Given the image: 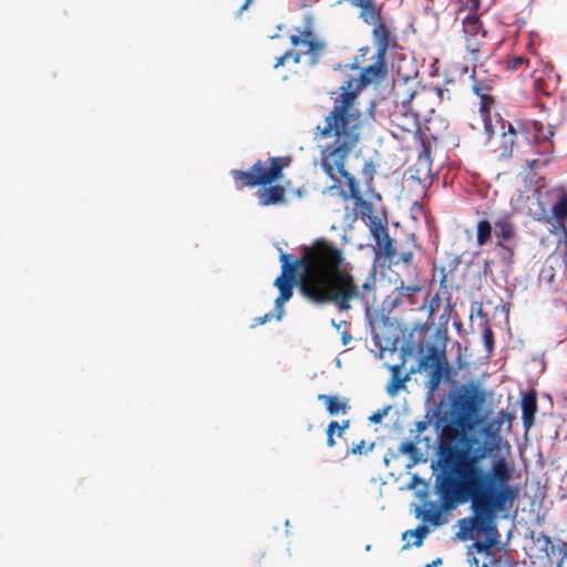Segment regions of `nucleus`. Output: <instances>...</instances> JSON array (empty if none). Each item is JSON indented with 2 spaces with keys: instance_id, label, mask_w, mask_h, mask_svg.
Listing matches in <instances>:
<instances>
[{
  "instance_id": "nucleus-45",
  "label": "nucleus",
  "mask_w": 567,
  "mask_h": 567,
  "mask_svg": "<svg viewBox=\"0 0 567 567\" xmlns=\"http://www.w3.org/2000/svg\"><path fill=\"white\" fill-rule=\"evenodd\" d=\"M472 2H475V0H471Z\"/></svg>"
},
{
  "instance_id": "nucleus-8",
  "label": "nucleus",
  "mask_w": 567,
  "mask_h": 567,
  "mask_svg": "<svg viewBox=\"0 0 567 567\" xmlns=\"http://www.w3.org/2000/svg\"><path fill=\"white\" fill-rule=\"evenodd\" d=\"M372 38L377 49V61L373 65L367 68L361 74L363 82H369L367 79L368 74L382 76L385 73V55L391 45V42L395 39L384 20L373 25Z\"/></svg>"
},
{
  "instance_id": "nucleus-12",
  "label": "nucleus",
  "mask_w": 567,
  "mask_h": 567,
  "mask_svg": "<svg viewBox=\"0 0 567 567\" xmlns=\"http://www.w3.org/2000/svg\"><path fill=\"white\" fill-rule=\"evenodd\" d=\"M553 136L554 128L548 127V135L544 136L537 142H530L533 158L526 159V166L530 171L536 172L537 169L546 167L551 163L555 153Z\"/></svg>"
},
{
  "instance_id": "nucleus-36",
  "label": "nucleus",
  "mask_w": 567,
  "mask_h": 567,
  "mask_svg": "<svg viewBox=\"0 0 567 567\" xmlns=\"http://www.w3.org/2000/svg\"><path fill=\"white\" fill-rule=\"evenodd\" d=\"M349 425H350L349 420L343 421L341 425L339 424V429H337L339 437H341L343 435L344 431L349 427Z\"/></svg>"
},
{
  "instance_id": "nucleus-13",
  "label": "nucleus",
  "mask_w": 567,
  "mask_h": 567,
  "mask_svg": "<svg viewBox=\"0 0 567 567\" xmlns=\"http://www.w3.org/2000/svg\"><path fill=\"white\" fill-rule=\"evenodd\" d=\"M390 121L391 125L402 133H412L419 130L420 117L411 112L405 104L399 103L396 99L394 110L390 114Z\"/></svg>"
},
{
  "instance_id": "nucleus-11",
  "label": "nucleus",
  "mask_w": 567,
  "mask_h": 567,
  "mask_svg": "<svg viewBox=\"0 0 567 567\" xmlns=\"http://www.w3.org/2000/svg\"><path fill=\"white\" fill-rule=\"evenodd\" d=\"M477 63H473V93L477 95L481 100L480 102V113L483 126L485 130L491 133V110L495 106V96L493 95L494 83L492 80H478L476 75Z\"/></svg>"
},
{
  "instance_id": "nucleus-29",
  "label": "nucleus",
  "mask_w": 567,
  "mask_h": 567,
  "mask_svg": "<svg viewBox=\"0 0 567 567\" xmlns=\"http://www.w3.org/2000/svg\"><path fill=\"white\" fill-rule=\"evenodd\" d=\"M339 423L331 421L327 427V445L333 447L336 445V435H338Z\"/></svg>"
},
{
  "instance_id": "nucleus-16",
  "label": "nucleus",
  "mask_w": 567,
  "mask_h": 567,
  "mask_svg": "<svg viewBox=\"0 0 567 567\" xmlns=\"http://www.w3.org/2000/svg\"><path fill=\"white\" fill-rule=\"evenodd\" d=\"M414 177L425 184L431 183L434 175L432 173V159L430 156V148L423 144V150L419 154L417 161L414 165Z\"/></svg>"
},
{
  "instance_id": "nucleus-44",
  "label": "nucleus",
  "mask_w": 567,
  "mask_h": 567,
  "mask_svg": "<svg viewBox=\"0 0 567 567\" xmlns=\"http://www.w3.org/2000/svg\"><path fill=\"white\" fill-rule=\"evenodd\" d=\"M426 567H432V565H427Z\"/></svg>"
},
{
  "instance_id": "nucleus-7",
  "label": "nucleus",
  "mask_w": 567,
  "mask_h": 567,
  "mask_svg": "<svg viewBox=\"0 0 567 567\" xmlns=\"http://www.w3.org/2000/svg\"><path fill=\"white\" fill-rule=\"evenodd\" d=\"M478 0L473 2L468 14L463 20V32L465 38V47L471 54V61L478 63L486 52V30L477 16Z\"/></svg>"
},
{
  "instance_id": "nucleus-17",
  "label": "nucleus",
  "mask_w": 567,
  "mask_h": 567,
  "mask_svg": "<svg viewBox=\"0 0 567 567\" xmlns=\"http://www.w3.org/2000/svg\"><path fill=\"white\" fill-rule=\"evenodd\" d=\"M549 195L555 199L551 207L553 216L558 221H565L567 219V188L566 186L559 185L549 190Z\"/></svg>"
},
{
  "instance_id": "nucleus-40",
  "label": "nucleus",
  "mask_w": 567,
  "mask_h": 567,
  "mask_svg": "<svg viewBox=\"0 0 567 567\" xmlns=\"http://www.w3.org/2000/svg\"><path fill=\"white\" fill-rule=\"evenodd\" d=\"M371 287L372 286L370 284H367V282L362 285V288L365 289V290L371 289Z\"/></svg>"
},
{
  "instance_id": "nucleus-1",
  "label": "nucleus",
  "mask_w": 567,
  "mask_h": 567,
  "mask_svg": "<svg viewBox=\"0 0 567 567\" xmlns=\"http://www.w3.org/2000/svg\"><path fill=\"white\" fill-rule=\"evenodd\" d=\"M484 400L476 385H462L451 396L455 420L442 427L439 446L441 495L446 502H471L473 515L460 520L457 537L467 540L474 534H485L484 542L474 543L478 553L496 544V517L512 508L519 496L518 487L509 484L514 468L504 456L493 458L488 468L484 465L498 450L499 436L488 433L482 441L468 433L480 422Z\"/></svg>"
},
{
  "instance_id": "nucleus-5",
  "label": "nucleus",
  "mask_w": 567,
  "mask_h": 567,
  "mask_svg": "<svg viewBox=\"0 0 567 567\" xmlns=\"http://www.w3.org/2000/svg\"><path fill=\"white\" fill-rule=\"evenodd\" d=\"M393 92L399 103L405 104L411 112L420 118L433 112L430 103L431 90L420 85L415 80H398L393 84Z\"/></svg>"
},
{
  "instance_id": "nucleus-38",
  "label": "nucleus",
  "mask_w": 567,
  "mask_h": 567,
  "mask_svg": "<svg viewBox=\"0 0 567 567\" xmlns=\"http://www.w3.org/2000/svg\"><path fill=\"white\" fill-rule=\"evenodd\" d=\"M250 2H251V0H246V1L244 2V4L238 9L237 14H238V16H240V14H241V12H243L244 10H246V9L249 7Z\"/></svg>"
},
{
  "instance_id": "nucleus-14",
  "label": "nucleus",
  "mask_w": 567,
  "mask_h": 567,
  "mask_svg": "<svg viewBox=\"0 0 567 567\" xmlns=\"http://www.w3.org/2000/svg\"><path fill=\"white\" fill-rule=\"evenodd\" d=\"M396 296L393 300H390V297L384 301V303H390L388 306L389 310L398 307L403 300H406L409 305L414 306L417 303L416 295L421 292L422 287L417 284L405 285L403 281L400 282V286L395 288Z\"/></svg>"
},
{
  "instance_id": "nucleus-43",
  "label": "nucleus",
  "mask_w": 567,
  "mask_h": 567,
  "mask_svg": "<svg viewBox=\"0 0 567 567\" xmlns=\"http://www.w3.org/2000/svg\"><path fill=\"white\" fill-rule=\"evenodd\" d=\"M565 262L567 264V254L565 255Z\"/></svg>"
},
{
  "instance_id": "nucleus-19",
  "label": "nucleus",
  "mask_w": 567,
  "mask_h": 567,
  "mask_svg": "<svg viewBox=\"0 0 567 567\" xmlns=\"http://www.w3.org/2000/svg\"><path fill=\"white\" fill-rule=\"evenodd\" d=\"M501 128H502V134H501L502 153L501 154H502V156H511L514 151L515 141H516L518 131L513 126V124L504 123V122L502 123Z\"/></svg>"
},
{
  "instance_id": "nucleus-20",
  "label": "nucleus",
  "mask_w": 567,
  "mask_h": 567,
  "mask_svg": "<svg viewBox=\"0 0 567 567\" xmlns=\"http://www.w3.org/2000/svg\"><path fill=\"white\" fill-rule=\"evenodd\" d=\"M318 400L326 403L330 415L346 414L351 409L347 399H340L337 395L319 394Z\"/></svg>"
},
{
  "instance_id": "nucleus-37",
  "label": "nucleus",
  "mask_w": 567,
  "mask_h": 567,
  "mask_svg": "<svg viewBox=\"0 0 567 567\" xmlns=\"http://www.w3.org/2000/svg\"><path fill=\"white\" fill-rule=\"evenodd\" d=\"M557 567H567V551L564 553L563 558L558 563Z\"/></svg>"
},
{
  "instance_id": "nucleus-25",
  "label": "nucleus",
  "mask_w": 567,
  "mask_h": 567,
  "mask_svg": "<svg viewBox=\"0 0 567 567\" xmlns=\"http://www.w3.org/2000/svg\"><path fill=\"white\" fill-rule=\"evenodd\" d=\"M529 66V60L524 56H511L506 60V69L509 71L526 70Z\"/></svg>"
},
{
  "instance_id": "nucleus-42",
  "label": "nucleus",
  "mask_w": 567,
  "mask_h": 567,
  "mask_svg": "<svg viewBox=\"0 0 567 567\" xmlns=\"http://www.w3.org/2000/svg\"><path fill=\"white\" fill-rule=\"evenodd\" d=\"M446 280V276L443 275L442 279H441V284L443 285V282Z\"/></svg>"
},
{
  "instance_id": "nucleus-34",
  "label": "nucleus",
  "mask_w": 567,
  "mask_h": 567,
  "mask_svg": "<svg viewBox=\"0 0 567 567\" xmlns=\"http://www.w3.org/2000/svg\"><path fill=\"white\" fill-rule=\"evenodd\" d=\"M373 2V0H352V4L361 9L372 8Z\"/></svg>"
},
{
  "instance_id": "nucleus-18",
  "label": "nucleus",
  "mask_w": 567,
  "mask_h": 567,
  "mask_svg": "<svg viewBox=\"0 0 567 567\" xmlns=\"http://www.w3.org/2000/svg\"><path fill=\"white\" fill-rule=\"evenodd\" d=\"M537 412V395L535 391H529L522 399V421L526 431L535 423Z\"/></svg>"
},
{
  "instance_id": "nucleus-39",
  "label": "nucleus",
  "mask_w": 567,
  "mask_h": 567,
  "mask_svg": "<svg viewBox=\"0 0 567 567\" xmlns=\"http://www.w3.org/2000/svg\"><path fill=\"white\" fill-rule=\"evenodd\" d=\"M380 420H381L380 414H374L373 416L370 417V421H372L374 423H378Z\"/></svg>"
},
{
  "instance_id": "nucleus-26",
  "label": "nucleus",
  "mask_w": 567,
  "mask_h": 567,
  "mask_svg": "<svg viewBox=\"0 0 567 567\" xmlns=\"http://www.w3.org/2000/svg\"><path fill=\"white\" fill-rule=\"evenodd\" d=\"M427 533V528L425 526H419L416 529L406 530L403 534V538L406 539L409 536L415 538L413 545L419 547L422 545L423 538Z\"/></svg>"
},
{
  "instance_id": "nucleus-31",
  "label": "nucleus",
  "mask_w": 567,
  "mask_h": 567,
  "mask_svg": "<svg viewBox=\"0 0 567 567\" xmlns=\"http://www.w3.org/2000/svg\"><path fill=\"white\" fill-rule=\"evenodd\" d=\"M483 338H484L485 346H486L487 350L491 351L493 348V344H494V336H493V331L491 330L489 327H486L484 329Z\"/></svg>"
},
{
  "instance_id": "nucleus-23",
  "label": "nucleus",
  "mask_w": 567,
  "mask_h": 567,
  "mask_svg": "<svg viewBox=\"0 0 567 567\" xmlns=\"http://www.w3.org/2000/svg\"><path fill=\"white\" fill-rule=\"evenodd\" d=\"M360 18L368 24H375L383 20L381 9L377 8L374 2L372 8L361 9Z\"/></svg>"
},
{
  "instance_id": "nucleus-21",
  "label": "nucleus",
  "mask_w": 567,
  "mask_h": 567,
  "mask_svg": "<svg viewBox=\"0 0 567 567\" xmlns=\"http://www.w3.org/2000/svg\"><path fill=\"white\" fill-rule=\"evenodd\" d=\"M406 379H408L406 377L402 378L400 375V368L398 365L392 367V377H391L389 384L386 385V392L390 395L396 394L398 391L401 388H403Z\"/></svg>"
},
{
  "instance_id": "nucleus-22",
  "label": "nucleus",
  "mask_w": 567,
  "mask_h": 567,
  "mask_svg": "<svg viewBox=\"0 0 567 567\" xmlns=\"http://www.w3.org/2000/svg\"><path fill=\"white\" fill-rule=\"evenodd\" d=\"M492 235V224L487 219L480 220L477 224L476 241L478 246L485 245Z\"/></svg>"
},
{
  "instance_id": "nucleus-41",
  "label": "nucleus",
  "mask_w": 567,
  "mask_h": 567,
  "mask_svg": "<svg viewBox=\"0 0 567 567\" xmlns=\"http://www.w3.org/2000/svg\"><path fill=\"white\" fill-rule=\"evenodd\" d=\"M439 563H441V560H440V559H437V560L433 561L431 565H432V567H434V566H436Z\"/></svg>"
},
{
  "instance_id": "nucleus-10",
  "label": "nucleus",
  "mask_w": 567,
  "mask_h": 567,
  "mask_svg": "<svg viewBox=\"0 0 567 567\" xmlns=\"http://www.w3.org/2000/svg\"><path fill=\"white\" fill-rule=\"evenodd\" d=\"M370 229L373 238L375 239L378 252L384 258V260L393 264H399V261H402L405 265H410L412 262V251H403L400 254L399 258L395 259L396 249L393 246L392 238L389 236L388 227L383 225L378 217L371 219Z\"/></svg>"
},
{
  "instance_id": "nucleus-35",
  "label": "nucleus",
  "mask_w": 567,
  "mask_h": 567,
  "mask_svg": "<svg viewBox=\"0 0 567 567\" xmlns=\"http://www.w3.org/2000/svg\"><path fill=\"white\" fill-rule=\"evenodd\" d=\"M415 426H416V432L419 434H421L427 429L429 423L426 421H419L415 423Z\"/></svg>"
},
{
  "instance_id": "nucleus-9",
  "label": "nucleus",
  "mask_w": 567,
  "mask_h": 567,
  "mask_svg": "<svg viewBox=\"0 0 567 567\" xmlns=\"http://www.w3.org/2000/svg\"><path fill=\"white\" fill-rule=\"evenodd\" d=\"M292 47L300 48L295 53H302L308 56V63L315 66L319 63L322 53L326 50V43L318 37L311 25L298 28L296 34L290 35Z\"/></svg>"
},
{
  "instance_id": "nucleus-2",
  "label": "nucleus",
  "mask_w": 567,
  "mask_h": 567,
  "mask_svg": "<svg viewBox=\"0 0 567 567\" xmlns=\"http://www.w3.org/2000/svg\"><path fill=\"white\" fill-rule=\"evenodd\" d=\"M301 256L280 255L281 274L274 286L279 296L275 300L276 318L284 315V303L293 295L298 285L300 295L316 306L334 305L339 311L351 309V301L361 297L358 285L349 271L344 251L327 238H317L301 247Z\"/></svg>"
},
{
  "instance_id": "nucleus-4",
  "label": "nucleus",
  "mask_w": 567,
  "mask_h": 567,
  "mask_svg": "<svg viewBox=\"0 0 567 567\" xmlns=\"http://www.w3.org/2000/svg\"><path fill=\"white\" fill-rule=\"evenodd\" d=\"M291 163L289 156L268 157L258 159L248 171L233 169L231 176L238 189L244 187L264 186L258 192V203L261 206L282 205L286 203V189L281 185H272L282 178V171Z\"/></svg>"
},
{
  "instance_id": "nucleus-6",
  "label": "nucleus",
  "mask_w": 567,
  "mask_h": 567,
  "mask_svg": "<svg viewBox=\"0 0 567 567\" xmlns=\"http://www.w3.org/2000/svg\"><path fill=\"white\" fill-rule=\"evenodd\" d=\"M419 369L427 373L425 386L431 394L439 390L443 381L449 380L451 372L445 352L433 344L427 348L425 355L421 358Z\"/></svg>"
},
{
  "instance_id": "nucleus-27",
  "label": "nucleus",
  "mask_w": 567,
  "mask_h": 567,
  "mask_svg": "<svg viewBox=\"0 0 567 567\" xmlns=\"http://www.w3.org/2000/svg\"><path fill=\"white\" fill-rule=\"evenodd\" d=\"M374 449V443H370L367 445L364 440H360L358 443L353 442L351 449L349 450V454L351 455H362Z\"/></svg>"
},
{
  "instance_id": "nucleus-15",
  "label": "nucleus",
  "mask_w": 567,
  "mask_h": 567,
  "mask_svg": "<svg viewBox=\"0 0 567 567\" xmlns=\"http://www.w3.org/2000/svg\"><path fill=\"white\" fill-rule=\"evenodd\" d=\"M495 234L501 239L497 246L512 256L513 250L505 244L515 236V227L509 216L504 215L495 221Z\"/></svg>"
},
{
  "instance_id": "nucleus-32",
  "label": "nucleus",
  "mask_w": 567,
  "mask_h": 567,
  "mask_svg": "<svg viewBox=\"0 0 567 567\" xmlns=\"http://www.w3.org/2000/svg\"><path fill=\"white\" fill-rule=\"evenodd\" d=\"M440 301H441V298H440L439 293H436L434 297H432V299L430 301V305H429V313H430V316L433 315L436 311V309L440 306Z\"/></svg>"
},
{
  "instance_id": "nucleus-24",
  "label": "nucleus",
  "mask_w": 567,
  "mask_h": 567,
  "mask_svg": "<svg viewBox=\"0 0 567 567\" xmlns=\"http://www.w3.org/2000/svg\"><path fill=\"white\" fill-rule=\"evenodd\" d=\"M524 130L527 133L533 134V141L537 142L538 140H542L544 136L548 135V130L545 132L544 124L539 121H529L526 122L524 125Z\"/></svg>"
},
{
  "instance_id": "nucleus-28",
  "label": "nucleus",
  "mask_w": 567,
  "mask_h": 567,
  "mask_svg": "<svg viewBox=\"0 0 567 567\" xmlns=\"http://www.w3.org/2000/svg\"><path fill=\"white\" fill-rule=\"evenodd\" d=\"M301 58H302V53H295V51H292V50H287L282 55L277 58V61L275 63V68L278 69L280 66H284L285 62L288 59H292L293 63L298 64V63H300Z\"/></svg>"
},
{
  "instance_id": "nucleus-3",
  "label": "nucleus",
  "mask_w": 567,
  "mask_h": 567,
  "mask_svg": "<svg viewBox=\"0 0 567 567\" xmlns=\"http://www.w3.org/2000/svg\"><path fill=\"white\" fill-rule=\"evenodd\" d=\"M352 86V79L340 86V97L334 100L323 125L317 126L321 137L328 141L321 151V166L334 182L330 189H339L340 179L344 178L349 190H341L343 199H354L357 206L370 209L355 178L346 171V161L360 140L363 123L362 113L354 106L357 94L351 91Z\"/></svg>"
},
{
  "instance_id": "nucleus-33",
  "label": "nucleus",
  "mask_w": 567,
  "mask_h": 567,
  "mask_svg": "<svg viewBox=\"0 0 567 567\" xmlns=\"http://www.w3.org/2000/svg\"><path fill=\"white\" fill-rule=\"evenodd\" d=\"M272 315L271 313H266L265 316L262 317H257L254 319V323L251 324V327H257V326H260V324H265L266 322L270 321Z\"/></svg>"
},
{
  "instance_id": "nucleus-30",
  "label": "nucleus",
  "mask_w": 567,
  "mask_h": 567,
  "mask_svg": "<svg viewBox=\"0 0 567 567\" xmlns=\"http://www.w3.org/2000/svg\"><path fill=\"white\" fill-rule=\"evenodd\" d=\"M399 451L406 455H414L417 452V449L415 446V443L411 441H405L400 445Z\"/></svg>"
}]
</instances>
